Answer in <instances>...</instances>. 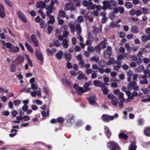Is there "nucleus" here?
I'll use <instances>...</instances> for the list:
<instances>
[{
    "instance_id": "21",
    "label": "nucleus",
    "mask_w": 150,
    "mask_h": 150,
    "mask_svg": "<svg viewBox=\"0 0 150 150\" xmlns=\"http://www.w3.org/2000/svg\"><path fill=\"white\" fill-rule=\"evenodd\" d=\"M146 52V50L145 48H140L139 51L137 55L139 57H141L142 55L145 53Z\"/></svg>"
},
{
    "instance_id": "9",
    "label": "nucleus",
    "mask_w": 150,
    "mask_h": 150,
    "mask_svg": "<svg viewBox=\"0 0 150 150\" xmlns=\"http://www.w3.org/2000/svg\"><path fill=\"white\" fill-rule=\"evenodd\" d=\"M31 40L35 46L38 47L39 46V42L35 35L33 34L31 35Z\"/></svg>"
},
{
    "instance_id": "20",
    "label": "nucleus",
    "mask_w": 150,
    "mask_h": 150,
    "mask_svg": "<svg viewBox=\"0 0 150 150\" xmlns=\"http://www.w3.org/2000/svg\"><path fill=\"white\" fill-rule=\"evenodd\" d=\"M137 146L135 142H131V144L129 147V150H136Z\"/></svg>"
},
{
    "instance_id": "17",
    "label": "nucleus",
    "mask_w": 150,
    "mask_h": 150,
    "mask_svg": "<svg viewBox=\"0 0 150 150\" xmlns=\"http://www.w3.org/2000/svg\"><path fill=\"white\" fill-rule=\"evenodd\" d=\"M67 27L66 25H64L62 27V29L64 30L62 33V35L64 37L67 38L69 35V33L67 31Z\"/></svg>"
},
{
    "instance_id": "61",
    "label": "nucleus",
    "mask_w": 150,
    "mask_h": 150,
    "mask_svg": "<svg viewBox=\"0 0 150 150\" xmlns=\"http://www.w3.org/2000/svg\"><path fill=\"white\" fill-rule=\"evenodd\" d=\"M138 95L137 93L135 91L132 94V96L130 97V98L131 99H133L134 97H136Z\"/></svg>"
},
{
    "instance_id": "18",
    "label": "nucleus",
    "mask_w": 150,
    "mask_h": 150,
    "mask_svg": "<svg viewBox=\"0 0 150 150\" xmlns=\"http://www.w3.org/2000/svg\"><path fill=\"white\" fill-rule=\"evenodd\" d=\"M106 85H108V84L104 83V84L101 87V90L105 95H106L109 92L108 87L105 86Z\"/></svg>"
},
{
    "instance_id": "63",
    "label": "nucleus",
    "mask_w": 150,
    "mask_h": 150,
    "mask_svg": "<svg viewBox=\"0 0 150 150\" xmlns=\"http://www.w3.org/2000/svg\"><path fill=\"white\" fill-rule=\"evenodd\" d=\"M53 41L54 42V45L58 47L61 45L60 42H59L58 40H54V39L53 40Z\"/></svg>"
},
{
    "instance_id": "51",
    "label": "nucleus",
    "mask_w": 150,
    "mask_h": 150,
    "mask_svg": "<svg viewBox=\"0 0 150 150\" xmlns=\"http://www.w3.org/2000/svg\"><path fill=\"white\" fill-rule=\"evenodd\" d=\"M78 63L79 65L81 68H82L84 67V62L83 60L82 59L79 61Z\"/></svg>"
},
{
    "instance_id": "33",
    "label": "nucleus",
    "mask_w": 150,
    "mask_h": 150,
    "mask_svg": "<svg viewBox=\"0 0 150 150\" xmlns=\"http://www.w3.org/2000/svg\"><path fill=\"white\" fill-rule=\"evenodd\" d=\"M16 60L18 62V64H20L23 62L24 59L22 56L21 55H18L16 57Z\"/></svg>"
},
{
    "instance_id": "13",
    "label": "nucleus",
    "mask_w": 150,
    "mask_h": 150,
    "mask_svg": "<svg viewBox=\"0 0 150 150\" xmlns=\"http://www.w3.org/2000/svg\"><path fill=\"white\" fill-rule=\"evenodd\" d=\"M35 52L36 56L38 59L41 61H42L43 60V58L41 51L37 49H36L35 50Z\"/></svg>"
},
{
    "instance_id": "39",
    "label": "nucleus",
    "mask_w": 150,
    "mask_h": 150,
    "mask_svg": "<svg viewBox=\"0 0 150 150\" xmlns=\"http://www.w3.org/2000/svg\"><path fill=\"white\" fill-rule=\"evenodd\" d=\"M131 32L134 33H138L139 31V30L138 28L136 26H133L131 29Z\"/></svg>"
},
{
    "instance_id": "27",
    "label": "nucleus",
    "mask_w": 150,
    "mask_h": 150,
    "mask_svg": "<svg viewBox=\"0 0 150 150\" xmlns=\"http://www.w3.org/2000/svg\"><path fill=\"white\" fill-rule=\"evenodd\" d=\"M66 118L68 122H70L71 123H73L74 122V117L72 115H68L66 116Z\"/></svg>"
},
{
    "instance_id": "46",
    "label": "nucleus",
    "mask_w": 150,
    "mask_h": 150,
    "mask_svg": "<svg viewBox=\"0 0 150 150\" xmlns=\"http://www.w3.org/2000/svg\"><path fill=\"white\" fill-rule=\"evenodd\" d=\"M141 9L143 13L144 14H147L149 13V10L148 8L145 7L141 8Z\"/></svg>"
},
{
    "instance_id": "52",
    "label": "nucleus",
    "mask_w": 150,
    "mask_h": 150,
    "mask_svg": "<svg viewBox=\"0 0 150 150\" xmlns=\"http://www.w3.org/2000/svg\"><path fill=\"white\" fill-rule=\"evenodd\" d=\"M139 83L141 84H146L148 83V81L146 79H145L143 80H141L139 81Z\"/></svg>"
},
{
    "instance_id": "49",
    "label": "nucleus",
    "mask_w": 150,
    "mask_h": 150,
    "mask_svg": "<svg viewBox=\"0 0 150 150\" xmlns=\"http://www.w3.org/2000/svg\"><path fill=\"white\" fill-rule=\"evenodd\" d=\"M144 69V66L142 65H140L136 69L137 72H141Z\"/></svg>"
},
{
    "instance_id": "22",
    "label": "nucleus",
    "mask_w": 150,
    "mask_h": 150,
    "mask_svg": "<svg viewBox=\"0 0 150 150\" xmlns=\"http://www.w3.org/2000/svg\"><path fill=\"white\" fill-rule=\"evenodd\" d=\"M104 128L106 136L108 138H109L111 135V133L110 130L106 126H104Z\"/></svg>"
},
{
    "instance_id": "14",
    "label": "nucleus",
    "mask_w": 150,
    "mask_h": 150,
    "mask_svg": "<svg viewBox=\"0 0 150 150\" xmlns=\"http://www.w3.org/2000/svg\"><path fill=\"white\" fill-rule=\"evenodd\" d=\"M85 17L86 20L90 22H92L93 21V16L91 13L88 12L85 16Z\"/></svg>"
},
{
    "instance_id": "55",
    "label": "nucleus",
    "mask_w": 150,
    "mask_h": 150,
    "mask_svg": "<svg viewBox=\"0 0 150 150\" xmlns=\"http://www.w3.org/2000/svg\"><path fill=\"white\" fill-rule=\"evenodd\" d=\"M94 49L97 52H99L101 50V48L99 44H98L95 47Z\"/></svg>"
},
{
    "instance_id": "43",
    "label": "nucleus",
    "mask_w": 150,
    "mask_h": 150,
    "mask_svg": "<svg viewBox=\"0 0 150 150\" xmlns=\"http://www.w3.org/2000/svg\"><path fill=\"white\" fill-rule=\"evenodd\" d=\"M63 83L64 85H68V86H70L71 85V83L68 79H63L62 80Z\"/></svg>"
},
{
    "instance_id": "28",
    "label": "nucleus",
    "mask_w": 150,
    "mask_h": 150,
    "mask_svg": "<svg viewBox=\"0 0 150 150\" xmlns=\"http://www.w3.org/2000/svg\"><path fill=\"white\" fill-rule=\"evenodd\" d=\"M63 54L62 51V50H60L56 54L55 56L58 60H60L62 59V57Z\"/></svg>"
},
{
    "instance_id": "6",
    "label": "nucleus",
    "mask_w": 150,
    "mask_h": 150,
    "mask_svg": "<svg viewBox=\"0 0 150 150\" xmlns=\"http://www.w3.org/2000/svg\"><path fill=\"white\" fill-rule=\"evenodd\" d=\"M85 72L87 75H88L90 74H91V78L92 79H95L97 77V71H93L91 69H87Z\"/></svg>"
},
{
    "instance_id": "53",
    "label": "nucleus",
    "mask_w": 150,
    "mask_h": 150,
    "mask_svg": "<svg viewBox=\"0 0 150 150\" xmlns=\"http://www.w3.org/2000/svg\"><path fill=\"white\" fill-rule=\"evenodd\" d=\"M57 19L59 25H62L64 23V21L63 19H61L60 17H57Z\"/></svg>"
},
{
    "instance_id": "59",
    "label": "nucleus",
    "mask_w": 150,
    "mask_h": 150,
    "mask_svg": "<svg viewBox=\"0 0 150 150\" xmlns=\"http://www.w3.org/2000/svg\"><path fill=\"white\" fill-rule=\"evenodd\" d=\"M87 49L88 51H89L90 53H92L94 52V48L92 46H88Z\"/></svg>"
},
{
    "instance_id": "15",
    "label": "nucleus",
    "mask_w": 150,
    "mask_h": 150,
    "mask_svg": "<svg viewBox=\"0 0 150 150\" xmlns=\"http://www.w3.org/2000/svg\"><path fill=\"white\" fill-rule=\"evenodd\" d=\"M95 97L93 96H91L87 98L89 103L92 105H95L97 104L96 103L95 101Z\"/></svg>"
},
{
    "instance_id": "5",
    "label": "nucleus",
    "mask_w": 150,
    "mask_h": 150,
    "mask_svg": "<svg viewBox=\"0 0 150 150\" xmlns=\"http://www.w3.org/2000/svg\"><path fill=\"white\" fill-rule=\"evenodd\" d=\"M127 87L130 91L133 88L134 90L137 91L139 88V87L137 85V82L135 81L130 82L127 85Z\"/></svg>"
},
{
    "instance_id": "8",
    "label": "nucleus",
    "mask_w": 150,
    "mask_h": 150,
    "mask_svg": "<svg viewBox=\"0 0 150 150\" xmlns=\"http://www.w3.org/2000/svg\"><path fill=\"white\" fill-rule=\"evenodd\" d=\"M113 117L107 115H103L101 117L102 120L104 122H108L111 120H113Z\"/></svg>"
},
{
    "instance_id": "19",
    "label": "nucleus",
    "mask_w": 150,
    "mask_h": 150,
    "mask_svg": "<svg viewBox=\"0 0 150 150\" xmlns=\"http://www.w3.org/2000/svg\"><path fill=\"white\" fill-rule=\"evenodd\" d=\"M19 49L18 47H15L12 45L10 49L9 50V51L11 52L17 53L18 52Z\"/></svg>"
},
{
    "instance_id": "34",
    "label": "nucleus",
    "mask_w": 150,
    "mask_h": 150,
    "mask_svg": "<svg viewBox=\"0 0 150 150\" xmlns=\"http://www.w3.org/2000/svg\"><path fill=\"white\" fill-rule=\"evenodd\" d=\"M115 13L114 12V11L111 12L108 14V17L111 20L114 19L116 16Z\"/></svg>"
},
{
    "instance_id": "26",
    "label": "nucleus",
    "mask_w": 150,
    "mask_h": 150,
    "mask_svg": "<svg viewBox=\"0 0 150 150\" xmlns=\"http://www.w3.org/2000/svg\"><path fill=\"white\" fill-rule=\"evenodd\" d=\"M50 18L49 20L48 21L47 23L50 24H52L55 22V19L54 16L50 15L47 16Z\"/></svg>"
},
{
    "instance_id": "47",
    "label": "nucleus",
    "mask_w": 150,
    "mask_h": 150,
    "mask_svg": "<svg viewBox=\"0 0 150 150\" xmlns=\"http://www.w3.org/2000/svg\"><path fill=\"white\" fill-rule=\"evenodd\" d=\"M31 88H32L33 91H36L38 88L37 84L36 83L32 84H31Z\"/></svg>"
},
{
    "instance_id": "10",
    "label": "nucleus",
    "mask_w": 150,
    "mask_h": 150,
    "mask_svg": "<svg viewBox=\"0 0 150 150\" xmlns=\"http://www.w3.org/2000/svg\"><path fill=\"white\" fill-rule=\"evenodd\" d=\"M74 87V88L76 90L78 93L80 95H81L84 92L83 88L79 86L77 84H75Z\"/></svg>"
},
{
    "instance_id": "38",
    "label": "nucleus",
    "mask_w": 150,
    "mask_h": 150,
    "mask_svg": "<svg viewBox=\"0 0 150 150\" xmlns=\"http://www.w3.org/2000/svg\"><path fill=\"white\" fill-rule=\"evenodd\" d=\"M25 46L27 48V50L30 52H33V48L31 46L26 42H25Z\"/></svg>"
},
{
    "instance_id": "42",
    "label": "nucleus",
    "mask_w": 150,
    "mask_h": 150,
    "mask_svg": "<svg viewBox=\"0 0 150 150\" xmlns=\"http://www.w3.org/2000/svg\"><path fill=\"white\" fill-rule=\"evenodd\" d=\"M118 99L116 97H115L111 100L112 104L114 106L117 107L118 104Z\"/></svg>"
},
{
    "instance_id": "57",
    "label": "nucleus",
    "mask_w": 150,
    "mask_h": 150,
    "mask_svg": "<svg viewBox=\"0 0 150 150\" xmlns=\"http://www.w3.org/2000/svg\"><path fill=\"white\" fill-rule=\"evenodd\" d=\"M11 72H15L16 70V67L15 65L13 64H11L10 67Z\"/></svg>"
},
{
    "instance_id": "45",
    "label": "nucleus",
    "mask_w": 150,
    "mask_h": 150,
    "mask_svg": "<svg viewBox=\"0 0 150 150\" xmlns=\"http://www.w3.org/2000/svg\"><path fill=\"white\" fill-rule=\"evenodd\" d=\"M108 1L111 7H112V5L114 6L117 5V3L115 0H108Z\"/></svg>"
},
{
    "instance_id": "24",
    "label": "nucleus",
    "mask_w": 150,
    "mask_h": 150,
    "mask_svg": "<svg viewBox=\"0 0 150 150\" xmlns=\"http://www.w3.org/2000/svg\"><path fill=\"white\" fill-rule=\"evenodd\" d=\"M104 83L100 81L94 80L93 81V84L95 86H99L101 87L103 85Z\"/></svg>"
},
{
    "instance_id": "29",
    "label": "nucleus",
    "mask_w": 150,
    "mask_h": 150,
    "mask_svg": "<svg viewBox=\"0 0 150 150\" xmlns=\"http://www.w3.org/2000/svg\"><path fill=\"white\" fill-rule=\"evenodd\" d=\"M62 45L64 48L66 49L68 48L69 45L68 43V41L67 39H64L63 40L62 42Z\"/></svg>"
},
{
    "instance_id": "30",
    "label": "nucleus",
    "mask_w": 150,
    "mask_h": 150,
    "mask_svg": "<svg viewBox=\"0 0 150 150\" xmlns=\"http://www.w3.org/2000/svg\"><path fill=\"white\" fill-rule=\"evenodd\" d=\"M99 58L98 56H94L90 58V60L92 62H95L96 63H97L99 61Z\"/></svg>"
},
{
    "instance_id": "2",
    "label": "nucleus",
    "mask_w": 150,
    "mask_h": 150,
    "mask_svg": "<svg viewBox=\"0 0 150 150\" xmlns=\"http://www.w3.org/2000/svg\"><path fill=\"white\" fill-rule=\"evenodd\" d=\"M107 145L110 150H120V149L117 143L114 141H109Z\"/></svg>"
},
{
    "instance_id": "12",
    "label": "nucleus",
    "mask_w": 150,
    "mask_h": 150,
    "mask_svg": "<svg viewBox=\"0 0 150 150\" xmlns=\"http://www.w3.org/2000/svg\"><path fill=\"white\" fill-rule=\"evenodd\" d=\"M113 10L116 14L118 13V12L120 14H123L125 12L124 7L121 6H119L118 7H115Z\"/></svg>"
},
{
    "instance_id": "54",
    "label": "nucleus",
    "mask_w": 150,
    "mask_h": 150,
    "mask_svg": "<svg viewBox=\"0 0 150 150\" xmlns=\"http://www.w3.org/2000/svg\"><path fill=\"white\" fill-rule=\"evenodd\" d=\"M21 101L20 100H17L14 101L13 103L15 106L21 104Z\"/></svg>"
},
{
    "instance_id": "56",
    "label": "nucleus",
    "mask_w": 150,
    "mask_h": 150,
    "mask_svg": "<svg viewBox=\"0 0 150 150\" xmlns=\"http://www.w3.org/2000/svg\"><path fill=\"white\" fill-rule=\"evenodd\" d=\"M94 9L96 8V11H100V10L101 9H103V6L102 7L101 5H95Z\"/></svg>"
},
{
    "instance_id": "4",
    "label": "nucleus",
    "mask_w": 150,
    "mask_h": 150,
    "mask_svg": "<svg viewBox=\"0 0 150 150\" xmlns=\"http://www.w3.org/2000/svg\"><path fill=\"white\" fill-rule=\"evenodd\" d=\"M112 48L110 46H108L107 49L104 52L103 56L106 58H109L112 54Z\"/></svg>"
},
{
    "instance_id": "23",
    "label": "nucleus",
    "mask_w": 150,
    "mask_h": 150,
    "mask_svg": "<svg viewBox=\"0 0 150 150\" xmlns=\"http://www.w3.org/2000/svg\"><path fill=\"white\" fill-rule=\"evenodd\" d=\"M107 44V40L105 38H103V40L99 44L101 46L102 49H104L106 47V45Z\"/></svg>"
},
{
    "instance_id": "41",
    "label": "nucleus",
    "mask_w": 150,
    "mask_h": 150,
    "mask_svg": "<svg viewBox=\"0 0 150 150\" xmlns=\"http://www.w3.org/2000/svg\"><path fill=\"white\" fill-rule=\"evenodd\" d=\"M93 30L92 32L93 35H96L99 33V28L96 27L95 26H93Z\"/></svg>"
},
{
    "instance_id": "3",
    "label": "nucleus",
    "mask_w": 150,
    "mask_h": 150,
    "mask_svg": "<svg viewBox=\"0 0 150 150\" xmlns=\"http://www.w3.org/2000/svg\"><path fill=\"white\" fill-rule=\"evenodd\" d=\"M83 6L86 7V9L88 10H93L94 9L95 4H93L91 1H88L84 0L82 3Z\"/></svg>"
},
{
    "instance_id": "36",
    "label": "nucleus",
    "mask_w": 150,
    "mask_h": 150,
    "mask_svg": "<svg viewBox=\"0 0 150 150\" xmlns=\"http://www.w3.org/2000/svg\"><path fill=\"white\" fill-rule=\"evenodd\" d=\"M89 85L90 84L87 82L85 83H84L83 86L84 89L83 88V90L84 91V92L91 90V88L88 87Z\"/></svg>"
},
{
    "instance_id": "16",
    "label": "nucleus",
    "mask_w": 150,
    "mask_h": 150,
    "mask_svg": "<svg viewBox=\"0 0 150 150\" xmlns=\"http://www.w3.org/2000/svg\"><path fill=\"white\" fill-rule=\"evenodd\" d=\"M17 13L19 17L21 18L24 22L26 23L27 22L25 15L21 11H18Z\"/></svg>"
},
{
    "instance_id": "1",
    "label": "nucleus",
    "mask_w": 150,
    "mask_h": 150,
    "mask_svg": "<svg viewBox=\"0 0 150 150\" xmlns=\"http://www.w3.org/2000/svg\"><path fill=\"white\" fill-rule=\"evenodd\" d=\"M70 28L71 32L74 34L75 30L77 32L78 35H80L81 32V28L80 25L77 24L76 26L72 23L70 25Z\"/></svg>"
},
{
    "instance_id": "44",
    "label": "nucleus",
    "mask_w": 150,
    "mask_h": 150,
    "mask_svg": "<svg viewBox=\"0 0 150 150\" xmlns=\"http://www.w3.org/2000/svg\"><path fill=\"white\" fill-rule=\"evenodd\" d=\"M125 7L127 9H130L132 7V5L131 2H127L125 4Z\"/></svg>"
},
{
    "instance_id": "64",
    "label": "nucleus",
    "mask_w": 150,
    "mask_h": 150,
    "mask_svg": "<svg viewBox=\"0 0 150 150\" xmlns=\"http://www.w3.org/2000/svg\"><path fill=\"white\" fill-rule=\"evenodd\" d=\"M124 93L122 92H120L118 94V97L122 100L124 99Z\"/></svg>"
},
{
    "instance_id": "58",
    "label": "nucleus",
    "mask_w": 150,
    "mask_h": 150,
    "mask_svg": "<svg viewBox=\"0 0 150 150\" xmlns=\"http://www.w3.org/2000/svg\"><path fill=\"white\" fill-rule=\"evenodd\" d=\"M145 134L147 136H150V128L146 129L144 131Z\"/></svg>"
},
{
    "instance_id": "60",
    "label": "nucleus",
    "mask_w": 150,
    "mask_h": 150,
    "mask_svg": "<svg viewBox=\"0 0 150 150\" xmlns=\"http://www.w3.org/2000/svg\"><path fill=\"white\" fill-rule=\"evenodd\" d=\"M125 47L126 48L128 52H130L131 51V47L128 44H126L125 45Z\"/></svg>"
},
{
    "instance_id": "7",
    "label": "nucleus",
    "mask_w": 150,
    "mask_h": 150,
    "mask_svg": "<svg viewBox=\"0 0 150 150\" xmlns=\"http://www.w3.org/2000/svg\"><path fill=\"white\" fill-rule=\"evenodd\" d=\"M103 4V10H105L107 9L109 10H111L112 9V7H111L108 1H104L102 2Z\"/></svg>"
},
{
    "instance_id": "25",
    "label": "nucleus",
    "mask_w": 150,
    "mask_h": 150,
    "mask_svg": "<svg viewBox=\"0 0 150 150\" xmlns=\"http://www.w3.org/2000/svg\"><path fill=\"white\" fill-rule=\"evenodd\" d=\"M142 41L143 42H146L149 40H150V35H142L141 38Z\"/></svg>"
},
{
    "instance_id": "35",
    "label": "nucleus",
    "mask_w": 150,
    "mask_h": 150,
    "mask_svg": "<svg viewBox=\"0 0 150 150\" xmlns=\"http://www.w3.org/2000/svg\"><path fill=\"white\" fill-rule=\"evenodd\" d=\"M64 57L65 60L67 61H69L71 59V55L69 53L65 54Z\"/></svg>"
},
{
    "instance_id": "37",
    "label": "nucleus",
    "mask_w": 150,
    "mask_h": 150,
    "mask_svg": "<svg viewBox=\"0 0 150 150\" xmlns=\"http://www.w3.org/2000/svg\"><path fill=\"white\" fill-rule=\"evenodd\" d=\"M36 6L38 8L43 9L45 8V3L41 1L39 3L37 4Z\"/></svg>"
},
{
    "instance_id": "62",
    "label": "nucleus",
    "mask_w": 150,
    "mask_h": 150,
    "mask_svg": "<svg viewBox=\"0 0 150 150\" xmlns=\"http://www.w3.org/2000/svg\"><path fill=\"white\" fill-rule=\"evenodd\" d=\"M64 9L65 10H69L71 9V5L69 3L66 4Z\"/></svg>"
},
{
    "instance_id": "11",
    "label": "nucleus",
    "mask_w": 150,
    "mask_h": 150,
    "mask_svg": "<svg viewBox=\"0 0 150 150\" xmlns=\"http://www.w3.org/2000/svg\"><path fill=\"white\" fill-rule=\"evenodd\" d=\"M46 10V14L47 16L51 15V14L53 12V10H55V8L54 7H52L50 6H48L45 8Z\"/></svg>"
},
{
    "instance_id": "50",
    "label": "nucleus",
    "mask_w": 150,
    "mask_h": 150,
    "mask_svg": "<svg viewBox=\"0 0 150 150\" xmlns=\"http://www.w3.org/2000/svg\"><path fill=\"white\" fill-rule=\"evenodd\" d=\"M98 65L99 67H103L105 66V61L104 60H101L98 63Z\"/></svg>"
},
{
    "instance_id": "40",
    "label": "nucleus",
    "mask_w": 150,
    "mask_h": 150,
    "mask_svg": "<svg viewBox=\"0 0 150 150\" xmlns=\"http://www.w3.org/2000/svg\"><path fill=\"white\" fill-rule=\"evenodd\" d=\"M119 137L121 139H127L128 138V136L123 133H120L119 134Z\"/></svg>"
},
{
    "instance_id": "48",
    "label": "nucleus",
    "mask_w": 150,
    "mask_h": 150,
    "mask_svg": "<svg viewBox=\"0 0 150 150\" xmlns=\"http://www.w3.org/2000/svg\"><path fill=\"white\" fill-rule=\"evenodd\" d=\"M40 26L42 28H45L46 27V25L45 22L43 21H41L40 23Z\"/></svg>"
},
{
    "instance_id": "32",
    "label": "nucleus",
    "mask_w": 150,
    "mask_h": 150,
    "mask_svg": "<svg viewBox=\"0 0 150 150\" xmlns=\"http://www.w3.org/2000/svg\"><path fill=\"white\" fill-rule=\"evenodd\" d=\"M115 60L113 58H110L108 62L106 63V65L107 66H109L111 64H115Z\"/></svg>"
},
{
    "instance_id": "31",
    "label": "nucleus",
    "mask_w": 150,
    "mask_h": 150,
    "mask_svg": "<svg viewBox=\"0 0 150 150\" xmlns=\"http://www.w3.org/2000/svg\"><path fill=\"white\" fill-rule=\"evenodd\" d=\"M61 17L62 18H64L66 17V13L65 12L62 10L59 11L58 13V15L57 17Z\"/></svg>"
}]
</instances>
